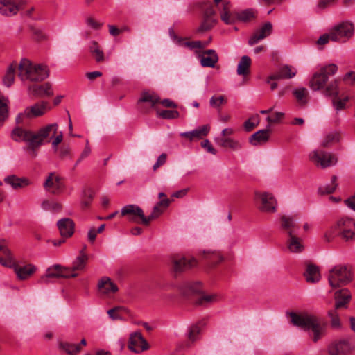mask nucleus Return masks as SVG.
<instances>
[{"label":"nucleus","mask_w":355,"mask_h":355,"mask_svg":"<svg viewBox=\"0 0 355 355\" xmlns=\"http://www.w3.org/2000/svg\"><path fill=\"white\" fill-rule=\"evenodd\" d=\"M293 325L310 331L311 340L316 343L326 335L327 322L320 317L309 314L289 313Z\"/></svg>","instance_id":"nucleus-1"},{"label":"nucleus","mask_w":355,"mask_h":355,"mask_svg":"<svg viewBox=\"0 0 355 355\" xmlns=\"http://www.w3.org/2000/svg\"><path fill=\"white\" fill-rule=\"evenodd\" d=\"M19 77L21 80L40 82L49 76L46 66L43 64H33L28 59H21L19 66Z\"/></svg>","instance_id":"nucleus-2"},{"label":"nucleus","mask_w":355,"mask_h":355,"mask_svg":"<svg viewBox=\"0 0 355 355\" xmlns=\"http://www.w3.org/2000/svg\"><path fill=\"white\" fill-rule=\"evenodd\" d=\"M334 236H338L345 241H354L355 220L349 217L340 218L332 227L331 232L325 234V239L329 241Z\"/></svg>","instance_id":"nucleus-3"},{"label":"nucleus","mask_w":355,"mask_h":355,"mask_svg":"<svg viewBox=\"0 0 355 355\" xmlns=\"http://www.w3.org/2000/svg\"><path fill=\"white\" fill-rule=\"evenodd\" d=\"M352 279L351 270L347 266H336L329 272L328 281L330 286L333 288L345 286Z\"/></svg>","instance_id":"nucleus-4"},{"label":"nucleus","mask_w":355,"mask_h":355,"mask_svg":"<svg viewBox=\"0 0 355 355\" xmlns=\"http://www.w3.org/2000/svg\"><path fill=\"white\" fill-rule=\"evenodd\" d=\"M181 292L182 295L186 297L198 295V297L194 300V303L199 306L205 305L216 300V295H205L202 293V285L200 282L187 283L182 288Z\"/></svg>","instance_id":"nucleus-5"},{"label":"nucleus","mask_w":355,"mask_h":355,"mask_svg":"<svg viewBox=\"0 0 355 355\" xmlns=\"http://www.w3.org/2000/svg\"><path fill=\"white\" fill-rule=\"evenodd\" d=\"M337 71L338 67L334 64H330L322 67L313 75L309 82V87L315 91L324 88L329 77L334 76Z\"/></svg>","instance_id":"nucleus-6"},{"label":"nucleus","mask_w":355,"mask_h":355,"mask_svg":"<svg viewBox=\"0 0 355 355\" xmlns=\"http://www.w3.org/2000/svg\"><path fill=\"white\" fill-rule=\"evenodd\" d=\"M57 130L58 125L53 123L40 128L37 133L33 132V141L31 143L33 156L36 155V150L43 145L46 139L49 137H53L55 135Z\"/></svg>","instance_id":"nucleus-7"},{"label":"nucleus","mask_w":355,"mask_h":355,"mask_svg":"<svg viewBox=\"0 0 355 355\" xmlns=\"http://www.w3.org/2000/svg\"><path fill=\"white\" fill-rule=\"evenodd\" d=\"M331 41L337 42H345L352 37L354 26L349 21H343L331 29Z\"/></svg>","instance_id":"nucleus-8"},{"label":"nucleus","mask_w":355,"mask_h":355,"mask_svg":"<svg viewBox=\"0 0 355 355\" xmlns=\"http://www.w3.org/2000/svg\"><path fill=\"white\" fill-rule=\"evenodd\" d=\"M200 8L203 12V21L198 28V31H209L216 24V19L214 17L216 15V11L213 8L211 2L209 1L201 3Z\"/></svg>","instance_id":"nucleus-9"},{"label":"nucleus","mask_w":355,"mask_h":355,"mask_svg":"<svg viewBox=\"0 0 355 355\" xmlns=\"http://www.w3.org/2000/svg\"><path fill=\"white\" fill-rule=\"evenodd\" d=\"M77 276V273L72 272L69 268H64L59 264H55L47 268L46 274L40 281L42 283L48 284L49 278H70Z\"/></svg>","instance_id":"nucleus-10"},{"label":"nucleus","mask_w":355,"mask_h":355,"mask_svg":"<svg viewBox=\"0 0 355 355\" xmlns=\"http://www.w3.org/2000/svg\"><path fill=\"white\" fill-rule=\"evenodd\" d=\"M310 159L322 168L334 166L337 162V158L331 153L324 151H313L310 153Z\"/></svg>","instance_id":"nucleus-11"},{"label":"nucleus","mask_w":355,"mask_h":355,"mask_svg":"<svg viewBox=\"0 0 355 355\" xmlns=\"http://www.w3.org/2000/svg\"><path fill=\"white\" fill-rule=\"evenodd\" d=\"M128 348L132 352L140 353L147 350L149 348V345L141 334L137 331L130 334Z\"/></svg>","instance_id":"nucleus-12"},{"label":"nucleus","mask_w":355,"mask_h":355,"mask_svg":"<svg viewBox=\"0 0 355 355\" xmlns=\"http://www.w3.org/2000/svg\"><path fill=\"white\" fill-rule=\"evenodd\" d=\"M121 215L127 216L128 220L135 223H139V220L144 225V219L146 218L141 208L136 205H128L121 209Z\"/></svg>","instance_id":"nucleus-13"},{"label":"nucleus","mask_w":355,"mask_h":355,"mask_svg":"<svg viewBox=\"0 0 355 355\" xmlns=\"http://www.w3.org/2000/svg\"><path fill=\"white\" fill-rule=\"evenodd\" d=\"M45 190L53 193L58 194L64 189V185L61 178L55 175L54 173H50L44 182Z\"/></svg>","instance_id":"nucleus-14"},{"label":"nucleus","mask_w":355,"mask_h":355,"mask_svg":"<svg viewBox=\"0 0 355 355\" xmlns=\"http://www.w3.org/2000/svg\"><path fill=\"white\" fill-rule=\"evenodd\" d=\"M325 94L329 96H334L332 103L337 111L343 110L345 106L346 102L348 101V98H345L343 100L337 98L338 95L337 80H334L329 83L325 89Z\"/></svg>","instance_id":"nucleus-15"},{"label":"nucleus","mask_w":355,"mask_h":355,"mask_svg":"<svg viewBox=\"0 0 355 355\" xmlns=\"http://www.w3.org/2000/svg\"><path fill=\"white\" fill-rule=\"evenodd\" d=\"M11 137L17 142H26L28 144V148L32 150L31 143L33 141V132L32 131L17 126L12 130Z\"/></svg>","instance_id":"nucleus-16"},{"label":"nucleus","mask_w":355,"mask_h":355,"mask_svg":"<svg viewBox=\"0 0 355 355\" xmlns=\"http://www.w3.org/2000/svg\"><path fill=\"white\" fill-rule=\"evenodd\" d=\"M280 223L282 229L286 232L288 236L297 234L300 225L295 216L284 215L280 218Z\"/></svg>","instance_id":"nucleus-17"},{"label":"nucleus","mask_w":355,"mask_h":355,"mask_svg":"<svg viewBox=\"0 0 355 355\" xmlns=\"http://www.w3.org/2000/svg\"><path fill=\"white\" fill-rule=\"evenodd\" d=\"M24 3L22 1L17 3L12 0H0V13L6 16L15 15L23 8Z\"/></svg>","instance_id":"nucleus-18"},{"label":"nucleus","mask_w":355,"mask_h":355,"mask_svg":"<svg viewBox=\"0 0 355 355\" xmlns=\"http://www.w3.org/2000/svg\"><path fill=\"white\" fill-rule=\"evenodd\" d=\"M256 198H259L261 201L260 210L264 212H275L277 201L274 196L269 193H255Z\"/></svg>","instance_id":"nucleus-19"},{"label":"nucleus","mask_w":355,"mask_h":355,"mask_svg":"<svg viewBox=\"0 0 355 355\" xmlns=\"http://www.w3.org/2000/svg\"><path fill=\"white\" fill-rule=\"evenodd\" d=\"M221 8L218 6L221 20L226 24H234L237 21L236 12H232V4L228 1H224Z\"/></svg>","instance_id":"nucleus-20"},{"label":"nucleus","mask_w":355,"mask_h":355,"mask_svg":"<svg viewBox=\"0 0 355 355\" xmlns=\"http://www.w3.org/2000/svg\"><path fill=\"white\" fill-rule=\"evenodd\" d=\"M297 71L289 65H283L279 69L270 75L267 80L270 83V80H277L280 79H289L293 78L296 75Z\"/></svg>","instance_id":"nucleus-21"},{"label":"nucleus","mask_w":355,"mask_h":355,"mask_svg":"<svg viewBox=\"0 0 355 355\" xmlns=\"http://www.w3.org/2000/svg\"><path fill=\"white\" fill-rule=\"evenodd\" d=\"M5 243V239H0V264L9 268L14 266L15 260L11 250Z\"/></svg>","instance_id":"nucleus-22"},{"label":"nucleus","mask_w":355,"mask_h":355,"mask_svg":"<svg viewBox=\"0 0 355 355\" xmlns=\"http://www.w3.org/2000/svg\"><path fill=\"white\" fill-rule=\"evenodd\" d=\"M272 25L270 22H266L261 28L258 29L250 37L248 44L252 46L258 43L260 40L266 38L272 33Z\"/></svg>","instance_id":"nucleus-23"},{"label":"nucleus","mask_w":355,"mask_h":355,"mask_svg":"<svg viewBox=\"0 0 355 355\" xmlns=\"http://www.w3.org/2000/svg\"><path fill=\"white\" fill-rule=\"evenodd\" d=\"M12 268L19 280H26L28 279L36 271V267L33 264H26L24 266H19L15 261L14 266H10Z\"/></svg>","instance_id":"nucleus-24"},{"label":"nucleus","mask_w":355,"mask_h":355,"mask_svg":"<svg viewBox=\"0 0 355 355\" xmlns=\"http://www.w3.org/2000/svg\"><path fill=\"white\" fill-rule=\"evenodd\" d=\"M351 350V345L348 340H340L332 343L328 348L330 355H345Z\"/></svg>","instance_id":"nucleus-25"},{"label":"nucleus","mask_w":355,"mask_h":355,"mask_svg":"<svg viewBox=\"0 0 355 355\" xmlns=\"http://www.w3.org/2000/svg\"><path fill=\"white\" fill-rule=\"evenodd\" d=\"M172 263L174 271L181 272L195 266L197 261L193 258L187 259L185 257L176 256L173 257Z\"/></svg>","instance_id":"nucleus-26"},{"label":"nucleus","mask_w":355,"mask_h":355,"mask_svg":"<svg viewBox=\"0 0 355 355\" xmlns=\"http://www.w3.org/2000/svg\"><path fill=\"white\" fill-rule=\"evenodd\" d=\"M200 62L204 67H214L215 64L218 61V57L214 50L209 49L202 52L199 55Z\"/></svg>","instance_id":"nucleus-27"},{"label":"nucleus","mask_w":355,"mask_h":355,"mask_svg":"<svg viewBox=\"0 0 355 355\" xmlns=\"http://www.w3.org/2000/svg\"><path fill=\"white\" fill-rule=\"evenodd\" d=\"M210 131V125L207 124L204 125L198 128H196L192 131L184 132L180 133L182 137L187 138L190 141H193L195 139H200L204 137L207 136Z\"/></svg>","instance_id":"nucleus-28"},{"label":"nucleus","mask_w":355,"mask_h":355,"mask_svg":"<svg viewBox=\"0 0 355 355\" xmlns=\"http://www.w3.org/2000/svg\"><path fill=\"white\" fill-rule=\"evenodd\" d=\"M286 243L288 251L291 253H300L304 250L303 240L297 234L288 236Z\"/></svg>","instance_id":"nucleus-29"},{"label":"nucleus","mask_w":355,"mask_h":355,"mask_svg":"<svg viewBox=\"0 0 355 355\" xmlns=\"http://www.w3.org/2000/svg\"><path fill=\"white\" fill-rule=\"evenodd\" d=\"M57 226L60 230V234L63 237H70L74 232V223L68 218L59 220Z\"/></svg>","instance_id":"nucleus-30"},{"label":"nucleus","mask_w":355,"mask_h":355,"mask_svg":"<svg viewBox=\"0 0 355 355\" xmlns=\"http://www.w3.org/2000/svg\"><path fill=\"white\" fill-rule=\"evenodd\" d=\"M335 308L339 309L347 306L351 300V293L348 289H340L335 293Z\"/></svg>","instance_id":"nucleus-31"},{"label":"nucleus","mask_w":355,"mask_h":355,"mask_svg":"<svg viewBox=\"0 0 355 355\" xmlns=\"http://www.w3.org/2000/svg\"><path fill=\"white\" fill-rule=\"evenodd\" d=\"M202 259L206 263L213 267L223 260V255L218 251L204 250L202 252Z\"/></svg>","instance_id":"nucleus-32"},{"label":"nucleus","mask_w":355,"mask_h":355,"mask_svg":"<svg viewBox=\"0 0 355 355\" xmlns=\"http://www.w3.org/2000/svg\"><path fill=\"white\" fill-rule=\"evenodd\" d=\"M46 103L42 102L36 103L25 109V114L28 119H33L42 116L45 113Z\"/></svg>","instance_id":"nucleus-33"},{"label":"nucleus","mask_w":355,"mask_h":355,"mask_svg":"<svg viewBox=\"0 0 355 355\" xmlns=\"http://www.w3.org/2000/svg\"><path fill=\"white\" fill-rule=\"evenodd\" d=\"M4 182L11 185L14 189L24 188L30 184V180L26 178H18L15 175L7 176Z\"/></svg>","instance_id":"nucleus-34"},{"label":"nucleus","mask_w":355,"mask_h":355,"mask_svg":"<svg viewBox=\"0 0 355 355\" xmlns=\"http://www.w3.org/2000/svg\"><path fill=\"white\" fill-rule=\"evenodd\" d=\"M29 91L33 95L38 96H49L53 95L51 85L49 83H46L44 85H33V86L29 87Z\"/></svg>","instance_id":"nucleus-35"},{"label":"nucleus","mask_w":355,"mask_h":355,"mask_svg":"<svg viewBox=\"0 0 355 355\" xmlns=\"http://www.w3.org/2000/svg\"><path fill=\"white\" fill-rule=\"evenodd\" d=\"M270 130H261L253 135L249 139V142L253 146H257L266 143L269 139Z\"/></svg>","instance_id":"nucleus-36"},{"label":"nucleus","mask_w":355,"mask_h":355,"mask_svg":"<svg viewBox=\"0 0 355 355\" xmlns=\"http://www.w3.org/2000/svg\"><path fill=\"white\" fill-rule=\"evenodd\" d=\"M107 314L113 320H125L126 316L129 315V310L125 306H119L108 310Z\"/></svg>","instance_id":"nucleus-37"},{"label":"nucleus","mask_w":355,"mask_h":355,"mask_svg":"<svg viewBox=\"0 0 355 355\" xmlns=\"http://www.w3.org/2000/svg\"><path fill=\"white\" fill-rule=\"evenodd\" d=\"M216 143L220 147L225 148H230L233 150H239L241 148V144L230 137H216L215 138Z\"/></svg>","instance_id":"nucleus-38"},{"label":"nucleus","mask_w":355,"mask_h":355,"mask_svg":"<svg viewBox=\"0 0 355 355\" xmlns=\"http://www.w3.org/2000/svg\"><path fill=\"white\" fill-rule=\"evenodd\" d=\"M159 102V97L155 92L144 91L141 94L140 98L138 99L137 104L139 105L141 103H148L150 107L154 106Z\"/></svg>","instance_id":"nucleus-39"},{"label":"nucleus","mask_w":355,"mask_h":355,"mask_svg":"<svg viewBox=\"0 0 355 355\" xmlns=\"http://www.w3.org/2000/svg\"><path fill=\"white\" fill-rule=\"evenodd\" d=\"M98 288L103 293L108 294L118 291L117 286L108 277H103L98 284Z\"/></svg>","instance_id":"nucleus-40"},{"label":"nucleus","mask_w":355,"mask_h":355,"mask_svg":"<svg viewBox=\"0 0 355 355\" xmlns=\"http://www.w3.org/2000/svg\"><path fill=\"white\" fill-rule=\"evenodd\" d=\"M304 275L306 282L310 283H315L320 279L319 268L313 264H309L307 266Z\"/></svg>","instance_id":"nucleus-41"},{"label":"nucleus","mask_w":355,"mask_h":355,"mask_svg":"<svg viewBox=\"0 0 355 355\" xmlns=\"http://www.w3.org/2000/svg\"><path fill=\"white\" fill-rule=\"evenodd\" d=\"M87 260V255L83 250H80L79 255L73 261L72 267L69 268L72 272H75L76 270H82L85 267Z\"/></svg>","instance_id":"nucleus-42"},{"label":"nucleus","mask_w":355,"mask_h":355,"mask_svg":"<svg viewBox=\"0 0 355 355\" xmlns=\"http://www.w3.org/2000/svg\"><path fill=\"white\" fill-rule=\"evenodd\" d=\"M251 65V59L247 55L241 57L237 67V73L239 75L245 76L250 72V67Z\"/></svg>","instance_id":"nucleus-43"},{"label":"nucleus","mask_w":355,"mask_h":355,"mask_svg":"<svg viewBox=\"0 0 355 355\" xmlns=\"http://www.w3.org/2000/svg\"><path fill=\"white\" fill-rule=\"evenodd\" d=\"M89 52L94 58L96 62H102L105 60V55L103 50L100 48L98 44L93 41L89 46Z\"/></svg>","instance_id":"nucleus-44"},{"label":"nucleus","mask_w":355,"mask_h":355,"mask_svg":"<svg viewBox=\"0 0 355 355\" xmlns=\"http://www.w3.org/2000/svg\"><path fill=\"white\" fill-rule=\"evenodd\" d=\"M16 68V63H12L8 67L6 73L3 78V83L5 86L9 87L13 84L15 80V73Z\"/></svg>","instance_id":"nucleus-45"},{"label":"nucleus","mask_w":355,"mask_h":355,"mask_svg":"<svg viewBox=\"0 0 355 355\" xmlns=\"http://www.w3.org/2000/svg\"><path fill=\"white\" fill-rule=\"evenodd\" d=\"M59 348L69 355H76L80 352V345L69 342H60Z\"/></svg>","instance_id":"nucleus-46"},{"label":"nucleus","mask_w":355,"mask_h":355,"mask_svg":"<svg viewBox=\"0 0 355 355\" xmlns=\"http://www.w3.org/2000/svg\"><path fill=\"white\" fill-rule=\"evenodd\" d=\"M336 180L337 177L336 175H333L331 177V183L324 186L320 187L318 189V193L321 195L332 193L338 186Z\"/></svg>","instance_id":"nucleus-47"},{"label":"nucleus","mask_w":355,"mask_h":355,"mask_svg":"<svg viewBox=\"0 0 355 355\" xmlns=\"http://www.w3.org/2000/svg\"><path fill=\"white\" fill-rule=\"evenodd\" d=\"M337 309L336 308L333 310H330L328 311V316L330 318V324L331 327L333 329H338L341 327V322L340 320V318L336 311Z\"/></svg>","instance_id":"nucleus-48"},{"label":"nucleus","mask_w":355,"mask_h":355,"mask_svg":"<svg viewBox=\"0 0 355 355\" xmlns=\"http://www.w3.org/2000/svg\"><path fill=\"white\" fill-rule=\"evenodd\" d=\"M299 103L304 105L306 103L307 89L304 87H300L293 92Z\"/></svg>","instance_id":"nucleus-49"},{"label":"nucleus","mask_w":355,"mask_h":355,"mask_svg":"<svg viewBox=\"0 0 355 355\" xmlns=\"http://www.w3.org/2000/svg\"><path fill=\"white\" fill-rule=\"evenodd\" d=\"M157 116L164 119H173L179 117L180 114L177 110H157Z\"/></svg>","instance_id":"nucleus-50"},{"label":"nucleus","mask_w":355,"mask_h":355,"mask_svg":"<svg viewBox=\"0 0 355 355\" xmlns=\"http://www.w3.org/2000/svg\"><path fill=\"white\" fill-rule=\"evenodd\" d=\"M8 100L3 96H0V124L8 117Z\"/></svg>","instance_id":"nucleus-51"},{"label":"nucleus","mask_w":355,"mask_h":355,"mask_svg":"<svg viewBox=\"0 0 355 355\" xmlns=\"http://www.w3.org/2000/svg\"><path fill=\"white\" fill-rule=\"evenodd\" d=\"M164 211V209L160 208V207L155 205L150 215L144 219V225H148L151 220L157 218L163 214Z\"/></svg>","instance_id":"nucleus-52"},{"label":"nucleus","mask_w":355,"mask_h":355,"mask_svg":"<svg viewBox=\"0 0 355 355\" xmlns=\"http://www.w3.org/2000/svg\"><path fill=\"white\" fill-rule=\"evenodd\" d=\"M237 20L248 21L254 17V12L252 9H246L240 12H236Z\"/></svg>","instance_id":"nucleus-53"},{"label":"nucleus","mask_w":355,"mask_h":355,"mask_svg":"<svg viewBox=\"0 0 355 355\" xmlns=\"http://www.w3.org/2000/svg\"><path fill=\"white\" fill-rule=\"evenodd\" d=\"M94 197V192L91 189L85 190L82 200V207L83 208L88 207L90 205Z\"/></svg>","instance_id":"nucleus-54"},{"label":"nucleus","mask_w":355,"mask_h":355,"mask_svg":"<svg viewBox=\"0 0 355 355\" xmlns=\"http://www.w3.org/2000/svg\"><path fill=\"white\" fill-rule=\"evenodd\" d=\"M259 123V116L258 114H256L252 117H250L248 120L245 121L243 126L245 130L247 132L251 131L254 128L258 125Z\"/></svg>","instance_id":"nucleus-55"},{"label":"nucleus","mask_w":355,"mask_h":355,"mask_svg":"<svg viewBox=\"0 0 355 355\" xmlns=\"http://www.w3.org/2000/svg\"><path fill=\"white\" fill-rule=\"evenodd\" d=\"M339 137L340 135L338 132H331L325 137V138L322 141V145L324 147H327L332 143L337 142L339 141Z\"/></svg>","instance_id":"nucleus-56"},{"label":"nucleus","mask_w":355,"mask_h":355,"mask_svg":"<svg viewBox=\"0 0 355 355\" xmlns=\"http://www.w3.org/2000/svg\"><path fill=\"white\" fill-rule=\"evenodd\" d=\"M42 207L44 210H52L53 211H58L61 209V205L56 202H51L45 200L42 202Z\"/></svg>","instance_id":"nucleus-57"},{"label":"nucleus","mask_w":355,"mask_h":355,"mask_svg":"<svg viewBox=\"0 0 355 355\" xmlns=\"http://www.w3.org/2000/svg\"><path fill=\"white\" fill-rule=\"evenodd\" d=\"M200 324H201V322H200L198 324H193L190 328L189 334V339L190 340H191L192 342H193L196 340L197 336L200 332Z\"/></svg>","instance_id":"nucleus-58"},{"label":"nucleus","mask_w":355,"mask_h":355,"mask_svg":"<svg viewBox=\"0 0 355 355\" xmlns=\"http://www.w3.org/2000/svg\"><path fill=\"white\" fill-rule=\"evenodd\" d=\"M167 160V155L166 153H162L157 158L156 162L153 166L154 171H157L159 167L164 165Z\"/></svg>","instance_id":"nucleus-59"},{"label":"nucleus","mask_w":355,"mask_h":355,"mask_svg":"<svg viewBox=\"0 0 355 355\" xmlns=\"http://www.w3.org/2000/svg\"><path fill=\"white\" fill-rule=\"evenodd\" d=\"M225 103V98L223 96H212L210 98V105L214 107H218L220 105Z\"/></svg>","instance_id":"nucleus-60"},{"label":"nucleus","mask_w":355,"mask_h":355,"mask_svg":"<svg viewBox=\"0 0 355 355\" xmlns=\"http://www.w3.org/2000/svg\"><path fill=\"white\" fill-rule=\"evenodd\" d=\"M184 45L191 49H203L207 45V44H204L200 41H193V42H187L184 43Z\"/></svg>","instance_id":"nucleus-61"},{"label":"nucleus","mask_w":355,"mask_h":355,"mask_svg":"<svg viewBox=\"0 0 355 355\" xmlns=\"http://www.w3.org/2000/svg\"><path fill=\"white\" fill-rule=\"evenodd\" d=\"M201 146L206 149L208 153H211L212 155H216L217 153V151L208 139L203 141L201 143Z\"/></svg>","instance_id":"nucleus-62"},{"label":"nucleus","mask_w":355,"mask_h":355,"mask_svg":"<svg viewBox=\"0 0 355 355\" xmlns=\"http://www.w3.org/2000/svg\"><path fill=\"white\" fill-rule=\"evenodd\" d=\"M329 40H331V31H329V33L324 34L321 35L318 40V44L324 45L329 42Z\"/></svg>","instance_id":"nucleus-63"},{"label":"nucleus","mask_w":355,"mask_h":355,"mask_svg":"<svg viewBox=\"0 0 355 355\" xmlns=\"http://www.w3.org/2000/svg\"><path fill=\"white\" fill-rule=\"evenodd\" d=\"M345 205L353 211H355V194L344 200Z\"/></svg>","instance_id":"nucleus-64"}]
</instances>
